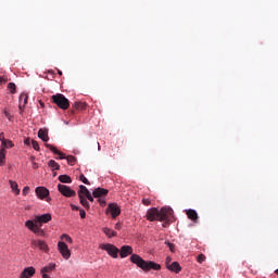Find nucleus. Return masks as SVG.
<instances>
[{
    "instance_id": "f257e3e1",
    "label": "nucleus",
    "mask_w": 278,
    "mask_h": 278,
    "mask_svg": "<svg viewBox=\"0 0 278 278\" xmlns=\"http://www.w3.org/2000/svg\"><path fill=\"white\" fill-rule=\"evenodd\" d=\"M132 264H136L138 268L149 273V270H162V265L153 261H144L140 255L134 254V248L131 245H123L119 250V257L125 258L129 257Z\"/></svg>"
},
{
    "instance_id": "f03ea898",
    "label": "nucleus",
    "mask_w": 278,
    "mask_h": 278,
    "mask_svg": "<svg viewBox=\"0 0 278 278\" xmlns=\"http://www.w3.org/2000/svg\"><path fill=\"white\" fill-rule=\"evenodd\" d=\"M51 213H46L42 215H36L34 219H28L25 222V227L29 229L35 236H39V238H46L47 232L42 229V225H47V223H51Z\"/></svg>"
},
{
    "instance_id": "7ed1b4c3",
    "label": "nucleus",
    "mask_w": 278,
    "mask_h": 278,
    "mask_svg": "<svg viewBox=\"0 0 278 278\" xmlns=\"http://www.w3.org/2000/svg\"><path fill=\"white\" fill-rule=\"evenodd\" d=\"M51 99L61 110H68V108H71V102L62 93H56L52 96Z\"/></svg>"
},
{
    "instance_id": "20e7f679",
    "label": "nucleus",
    "mask_w": 278,
    "mask_h": 278,
    "mask_svg": "<svg viewBox=\"0 0 278 278\" xmlns=\"http://www.w3.org/2000/svg\"><path fill=\"white\" fill-rule=\"evenodd\" d=\"M100 249H102V251H106V253H109V255L111 257H113L114 260H116V257H118V253L121 250H118V248H116V245L112 244V243H102L100 244Z\"/></svg>"
},
{
    "instance_id": "39448f33",
    "label": "nucleus",
    "mask_w": 278,
    "mask_h": 278,
    "mask_svg": "<svg viewBox=\"0 0 278 278\" xmlns=\"http://www.w3.org/2000/svg\"><path fill=\"white\" fill-rule=\"evenodd\" d=\"M108 192H110L108 189L98 187L93 190L92 194L94 199H98L100 205H105V200H103V197H108Z\"/></svg>"
},
{
    "instance_id": "423d86ee",
    "label": "nucleus",
    "mask_w": 278,
    "mask_h": 278,
    "mask_svg": "<svg viewBox=\"0 0 278 278\" xmlns=\"http://www.w3.org/2000/svg\"><path fill=\"white\" fill-rule=\"evenodd\" d=\"M173 214H174L173 208L162 207L159 211V220H160V223L170 220L173 218Z\"/></svg>"
},
{
    "instance_id": "0eeeda50",
    "label": "nucleus",
    "mask_w": 278,
    "mask_h": 278,
    "mask_svg": "<svg viewBox=\"0 0 278 278\" xmlns=\"http://www.w3.org/2000/svg\"><path fill=\"white\" fill-rule=\"evenodd\" d=\"M30 247L33 249H38L39 251H43V253H49V245L45 240L33 239L30 241Z\"/></svg>"
},
{
    "instance_id": "6e6552de",
    "label": "nucleus",
    "mask_w": 278,
    "mask_h": 278,
    "mask_svg": "<svg viewBox=\"0 0 278 278\" xmlns=\"http://www.w3.org/2000/svg\"><path fill=\"white\" fill-rule=\"evenodd\" d=\"M58 249H59V253H61L64 260L71 258V250L68 249V245L64 241L58 242Z\"/></svg>"
},
{
    "instance_id": "1a4fd4ad",
    "label": "nucleus",
    "mask_w": 278,
    "mask_h": 278,
    "mask_svg": "<svg viewBox=\"0 0 278 278\" xmlns=\"http://www.w3.org/2000/svg\"><path fill=\"white\" fill-rule=\"evenodd\" d=\"M147 220H150V223H154V220H160V210L157 207H152L147 211L146 214Z\"/></svg>"
},
{
    "instance_id": "9d476101",
    "label": "nucleus",
    "mask_w": 278,
    "mask_h": 278,
    "mask_svg": "<svg viewBox=\"0 0 278 278\" xmlns=\"http://www.w3.org/2000/svg\"><path fill=\"white\" fill-rule=\"evenodd\" d=\"M35 192L38 197V199H40L41 201L46 199V201H51V198H49V189H47L46 187H37L35 189Z\"/></svg>"
},
{
    "instance_id": "9b49d317",
    "label": "nucleus",
    "mask_w": 278,
    "mask_h": 278,
    "mask_svg": "<svg viewBox=\"0 0 278 278\" xmlns=\"http://www.w3.org/2000/svg\"><path fill=\"white\" fill-rule=\"evenodd\" d=\"M58 190L63 194V197L67 198L75 197L76 194L75 190L71 189V187L66 185H58Z\"/></svg>"
},
{
    "instance_id": "f8f14e48",
    "label": "nucleus",
    "mask_w": 278,
    "mask_h": 278,
    "mask_svg": "<svg viewBox=\"0 0 278 278\" xmlns=\"http://www.w3.org/2000/svg\"><path fill=\"white\" fill-rule=\"evenodd\" d=\"M106 214H111L112 218L121 216V207L116 203H111L106 207Z\"/></svg>"
},
{
    "instance_id": "ddd939ff",
    "label": "nucleus",
    "mask_w": 278,
    "mask_h": 278,
    "mask_svg": "<svg viewBox=\"0 0 278 278\" xmlns=\"http://www.w3.org/2000/svg\"><path fill=\"white\" fill-rule=\"evenodd\" d=\"M36 275V268L34 267H26L24 270L21 273L20 278H31Z\"/></svg>"
},
{
    "instance_id": "4468645a",
    "label": "nucleus",
    "mask_w": 278,
    "mask_h": 278,
    "mask_svg": "<svg viewBox=\"0 0 278 278\" xmlns=\"http://www.w3.org/2000/svg\"><path fill=\"white\" fill-rule=\"evenodd\" d=\"M47 149H50L54 155H59V160H66V154L58 150V148L53 147L52 144L46 143Z\"/></svg>"
},
{
    "instance_id": "2eb2a0df",
    "label": "nucleus",
    "mask_w": 278,
    "mask_h": 278,
    "mask_svg": "<svg viewBox=\"0 0 278 278\" xmlns=\"http://www.w3.org/2000/svg\"><path fill=\"white\" fill-rule=\"evenodd\" d=\"M28 99H29V96H27V93H22L20 96V105H18V108H20L21 112H23V110H25V105H27Z\"/></svg>"
},
{
    "instance_id": "dca6fc26",
    "label": "nucleus",
    "mask_w": 278,
    "mask_h": 278,
    "mask_svg": "<svg viewBox=\"0 0 278 278\" xmlns=\"http://www.w3.org/2000/svg\"><path fill=\"white\" fill-rule=\"evenodd\" d=\"M187 216L193 223H197V220H199V214L197 213V211H194L192 208L187 211Z\"/></svg>"
},
{
    "instance_id": "f3484780",
    "label": "nucleus",
    "mask_w": 278,
    "mask_h": 278,
    "mask_svg": "<svg viewBox=\"0 0 278 278\" xmlns=\"http://www.w3.org/2000/svg\"><path fill=\"white\" fill-rule=\"evenodd\" d=\"M90 194V191L88 190V188L84 185L79 186V191H78V197L79 199L81 198H86Z\"/></svg>"
},
{
    "instance_id": "a211bd4d",
    "label": "nucleus",
    "mask_w": 278,
    "mask_h": 278,
    "mask_svg": "<svg viewBox=\"0 0 278 278\" xmlns=\"http://www.w3.org/2000/svg\"><path fill=\"white\" fill-rule=\"evenodd\" d=\"M38 138H40V140H42L43 142H49V131H47L42 128L39 129Z\"/></svg>"
},
{
    "instance_id": "6ab92c4d",
    "label": "nucleus",
    "mask_w": 278,
    "mask_h": 278,
    "mask_svg": "<svg viewBox=\"0 0 278 278\" xmlns=\"http://www.w3.org/2000/svg\"><path fill=\"white\" fill-rule=\"evenodd\" d=\"M167 269L172 270V273H181V265H179L177 262H173Z\"/></svg>"
},
{
    "instance_id": "aec40b11",
    "label": "nucleus",
    "mask_w": 278,
    "mask_h": 278,
    "mask_svg": "<svg viewBox=\"0 0 278 278\" xmlns=\"http://www.w3.org/2000/svg\"><path fill=\"white\" fill-rule=\"evenodd\" d=\"M9 184H10L12 192H14V194H16V195L21 194V189H18V184L16 181L10 180Z\"/></svg>"
},
{
    "instance_id": "412c9836",
    "label": "nucleus",
    "mask_w": 278,
    "mask_h": 278,
    "mask_svg": "<svg viewBox=\"0 0 278 278\" xmlns=\"http://www.w3.org/2000/svg\"><path fill=\"white\" fill-rule=\"evenodd\" d=\"M102 231H103V233H105V236H106L108 238H116V236H118V235L116 233V231H114V230H112V229H110V228H108V227H104V228L102 229Z\"/></svg>"
},
{
    "instance_id": "4be33fe9",
    "label": "nucleus",
    "mask_w": 278,
    "mask_h": 278,
    "mask_svg": "<svg viewBox=\"0 0 278 278\" xmlns=\"http://www.w3.org/2000/svg\"><path fill=\"white\" fill-rule=\"evenodd\" d=\"M59 181H61V184H73V179L68 175H60Z\"/></svg>"
},
{
    "instance_id": "5701e85b",
    "label": "nucleus",
    "mask_w": 278,
    "mask_h": 278,
    "mask_svg": "<svg viewBox=\"0 0 278 278\" xmlns=\"http://www.w3.org/2000/svg\"><path fill=\"white\" fill-rule=\"evenodd\" d=\"M53 270H55V264L54 263H50L47 266L41 268V273H53Z\"/></svg>"
},
{
    "instance_id": "b1692460",
    "label": "nucleus",
    "mask_w": 278,
    "mask_h": 278,
    "mask_svg": "<svg viewBox=\"0 0 278 278\" xmlns=\"http://www.w3.org/2000/svg\"><path fill=\"white\" fill-rule=\"evenodd\" d=\"M48 166L52 168V170H60V164H58V162H55L54 160H50L48 162Z\"/></svg>"
},
{
    "instance_id": "393cba45",
    "label": "nucleus",
    "mask_w": 278,
    "mask_h": 278,
    "mask_svg": "<svg viewBox=\"0 0 278 278\" xmlns=\"http://www.w3.org/2000/svg\"><path fill=\"white\" fill-rule=\"evenodd\" d=\"M12 147H14V143L12 142V140L7 139L5 141H3V143L1 144V149H12Z\"/></svg>"
},
{
    "instance_id": "a878e982",
    "label": "nucleus",
    "mask_w": 278,
    "mask_h": 278,
    "mask_svg": "<svg viewBox=\"0 0 278 278\" xmlns=\"http://www.w3.org/2000/svg\"><path fill=\"white\" fill-rule=\"evenodd\" d=\"M5 164V148L0 149V166Z\"/></svg>"
},
{
    "instance_id": "bb28decb",
    "label": "nucleus",
    "mask_w": 278,
    "mask_h": 278,
    "mask_svg": "<svg viewBox=\"0 0 278 278\" xmlns=\"http://www.w3.org/2000/svg\"><path fill=\"white\" fill-rule=\"evenodd\" d=\"M66 160H67V164H70V166H75V163L77 162V159L73 155L66 156Z\"/></svg>"
},
{
    "instance_id": "cd10ccee",
    "label": "nucleus",
    "mask_w": 278,
    "mask_h": 278,
    "mask_svg": "<svg viewBox=\"0 0 278 278\" xmlns=\"http://www.w3.org/2000/svg\"><path fill=\"white\" fill-rule=\"evenodd\" d=\"M79 199L83 207H85L86 210H90V203L88 202V200L86 198H79Z\"/></svg>"
},
{
    "instance_id": "c85d7f7f",
    "label": "nucleus",
    "mask_w": 278,
    "mask_h": 278,
    "mask_svg": "<svg viewBox=\"0 0 278 278\" xmlns=\"http://www.w3.org/2000/svg\"><path fill=\"white\" fill-rule=\"evenodd\" d=\"M8 90H10L11 94H15L16 93V85L14 83H9Z\"/></svg>"
},
{
    "instance_id": "c756f323",
    "label": "nucleus",
    "mask_w": 278,
    "mask_h": 278,
    "mask_svg": "<svg viewBox=\"0 0 278 278\" xmlns=\"http://www.w3.org/2000/svg\"><path fill=\"white\" fill-rule=\"evenodd\" d=\"M61 240H65V242L73 244V238H71V236H68V235H62Z\"/></svg>"
},
{
    "instance_id": "7c9ffc66",
    "label": "nucleus",
    "mask_w": 278,
    "mask_h": 278,
    "mask_svg": "<svg viewBox=\"0 0 278 278\" xmlns=\"http://www.w3.org/2000/svg\"><path fill=\"white\" fill-rule=\"evenodd\" d=\"M76 110H84L86 108V102H75Z\"/></svg>"
},
{
    "instance_id": "2f4dec72",
    "label": "nucleus",
    "mask_w": 278,
    "mask_h": 278,
    "mask_svg": "<svg viewBox=\"0 0 278 278\" xmlns=\"http://www.w3.org/2000/svg\"><path fill=\"white\" fill-rule=\"evenodd\" d=\"M79 179L83 181V184H85L86 186H90V181L88 180V178H86V176L84 174H80Z\"/></svg>"
},
{
    "instance_id": "473e14b6",
    "label": "nucleus",
    "mask_w": 278,
    "mask_h": 278,
    "mask_svg": "<svg viewBox=\"0 0 278 278\" xmlns=\"http://www.w3.org/2000/svg\"><path fill=\"white\" fill-rule=\"evenodd\" d=\"M31 146H33V149H35V151H40V144H38V141L33 140Z\"/></svg>"
},
{
    "instance_id": "72a5a7b5",
    "label": "nucleus",
    "mask_w": 278,
    "mask_h": 278,
    "mask_svg": "<svg viewBox=\"0 0 278 278\" xmlns=\"http://www.w3.org/2000/svg\"><path fill=\"white\" fill-rule=\"evenodd\" d=\"M142 203L146 205V206H149L151 205V200L149 198H143L142 199Z\"/></svg>"
},
{
    "instance_id": "f704fd0d",
    "label": "nucleus",
    "mask_w": 278,
    "mask_h": 278,
    "mask_svg": "<svg viewBox=\"0 0 278 278\" xmlns=\"http://www.w3.org/2000/svg\"><path fill=\"white\" fill-rule=\"evenodd\" d=\"M168 249L172 251V253H175V244L170 243V242H166Z\"/></svg>"
},
{
    "instance_id": "c9c22d12",
    "label": "nucleus",
    "mask_w": 278,
    "mask_h": 278,
    "mask_svg": "<svg viewBox=\"0 0 278 278\" xmlns=\"http://www.w3.org/2000/svg\"><path fill=\"white\" fill-rule=\"evenodd\" d=\"M170 262H173V258L170 256H167L165 260L166 268H168V266H170Z\"/></svg>"
},
{
    "instance_id": "e433bc0d",
    "label": "nucleus",
    "mask_w": 278,
    "mask_h": 278,
    "mask_svg": "<svg viewBox=\"0 0 278 278\" xmlns=\"http://www.w3.org/2000/svg\"><path fill=\"white\" fill-rule=\"evenodd\" d=\"M22 194L24 197H27V194H29V187H24L23 191H22Z\"/></svg>"
},
{
    "instance_id": "4c0bfd02",
    "label": "nucleus",
    "mask_w": 278,
    "mask_h": 278,
    "mask_svg": "<svg viewBox=\"0 0 278 278\" xmlns=\"http://www.w3.org/2000/svg\"><path fill=\"white\" fill-rule=\"evenodd\" d=\"M205 260V256L203 254L198 255V263L203 264V261Z\"/></svg>"
},
{
    "instance_id": "58836bf2",
    "label": "nucleus",
    "mask_w": 278,
    "mask_h": 278,
    "mask_svg": "<svg viewBox=\"0 0 278 278\" xmlns=\"http://www.w3.org/2000/svg\"><path fill=\"white\" fill-rule=\"evenodd\" d=\"M86 199H88L90 203H94V198L92 197V193H89L88 195H86Z\"/></svg>"
},
{
    "instance_id": "ea45409f",
    "label": "nucleus",
    "mask_w": 278,
    "mask_h": 278,
    "mask_svg": "<svg viewBox=\"0 0 278 278\" xmlns=\"http://www.w3.org/2000/svg\"><path fill=\"white\" fill-rule=\"evenodd\" d=\"M8 139H5V135H3V132L0 134V142L1 144L7 141Z\"/></svg>"
},
{
    "instance_id": "a19ab883",
    "label": "nucleus",
    "mask_w": 278,
    "mask_h": 278,
    "mask_svg": "<svg viewBox=\"0 0 278 278\" xmlns=\"http://www.w3.org/2000/svg\"><path fill=\"white\" fill-rule=\"evenodd\" d=\"M115 229H117V231H121V229H123V224L121 223L115 224Z\"/></svg>"
},
{
    "instance_id": "79ce46f5",
    "label": "nucleus",
    "mask_w": 278,
    "mask_h": 278,
    "mask_svg": "<svg viewBox=\"0 0 278 278\" xmlns=\"http://www.w3.org/2000/svg\"><path fill=\"white\" fill-rule=\"evenodd\" d=\"M4 116H7L9 121H12V115H10V112L4 111Z\"/></svg>"
},
{
    "instance_id": "37998d69",
    "label": "nucleus",
    "mask_w": 278,
    "mask_h": 278,
    "mask_svg": "<svg viewBox=\"0 0 278 278\" xmlns=\"http://www.w3.org/2000/svg\"><path fill=\"white\" fill-rule=\"evenodd\" d=\"M79 214H80V218H86V211L80 210Z\"/></svg>"
},
{
    "instance_id": "c03bdc74",
    "label": "nucleus",
    "mask_w": 278,
    "mask_h": 278,
    "mask_svg": "<svg viewBox=\"0 0 278 278\" xmlns=\"http://www.w3.org/2000/svg\"><path fill=\"white\" fill-rule=\"evenodd\" d=\"M24 144H26L27 147H29V144H31V140L29 138L24 140Z\"/></svg>"
},
{
    "instance_id": "a18cd8bd",
    "label": "nucleus",
    "mask_w": 278,
    "mask_h": 278,
    "mask_svg": "<svg viewBox=\"0 0 278 278\" xmlns=\"http://www.w3.org/2000/svg\"><path fill=\"white\" fill-rule=\"evenodd\" d=\"M42 278H51L49 275H47L46 273H41Z\"/></svg>"
},
{
    "instance_id": "49530a36",
    "label": "nucleus",
    "mask_w": 278,
    "mask_h": 278,
    "mask_svg": "<svg viewBox=\"0 0 278 278\" xmlns=\"http://www.w3.org/2000/svg\"><path fill=\"white\" fill-rule=\"evenodd\" d=\"M33 168L36 170V168H38V163H34Z\"/></svg>"
},
{
    "instance_id": "de8ad7c7",
    "label": "nucleus",
    "mask_w": 278,
    "mask_h": 278,
    "mask_svg": "<svg viewBox=\"0 0 278 278\" xmlns=\"http://www.w3.org/2000/svg\"><path fill=\"white\" fill-rule=\"evenodd\" d=\"M168 223H170V220L164 222L163 227H168Z\"/></svg>"
},
{
    "instance_id": "09e8293b",
    "label": "nucleus",
    "mask_w": 278,
    "mask_h": 278,
    "mask_svg": "<svg viewBox=\"0 0 278 278\" xmlns=\"http://www.w3.org/2000/svg\"><path fill=\"white\" fill-rule=\"evenodd\" d=\"M72 210H79L76 205H72Z\"/></svg>"
},
{
    "instance_id": "8fccbe9b",
    "label": "nucleus",
    "mask_w": 278,
    "mask_h": 278,
    "mask_svg": "<svg viewBox=\"0 0 278 278\" xmlns=\"http://www.w3.org/2000/svg\"><path fill=\"white\" fill-rule=\"evenodd\" d=\"M0 84H3V77L0 76Z\"/></svg>"
},
{
    "instance_id": "3c124183",
    "label": "nucleus",
    "mask_w": 278,
    "mask_h": 278,
    "mask_svg": "<svg viewBox=\"0 0 278 278\" xmlns=\"http://www.w3.org/2000/svg\"><path fill=\"white\" fill-rule=\"evenodd\" d=\"M58 74H59V75H62V71L58 70Z\"/></svg>"
},
{
    "instance_id": "603ef678",
    "label": "nucleus",
    "mask_w": 278,
    "mask_h": 278,
    "mask_svg": "<svg viewBox=\"0 0 278 278\" xmlns=\"http://www.w3.org/2000/svg\"><path fill=\"white\" fill-rule=\"evenodd\" d=\"M98 149H99V151L101 150V146L98 143Z\"/></svg>"
},
{
    "instance_id": "864d4df0",
    "label": "nucleus",
    "mask_w": 278,
    "mask_h": 278,
    "mask_svg": "<svg viewBox=\"0 0 278 278\" xmlns=\"http://www.w3.org/2000/svg\"><path fill=\"white\" fill-rule=\"evenodd\" d=\"M40 105L43 108V106H45V103L40 102Z\"/></svg>"
}]
</instances>
